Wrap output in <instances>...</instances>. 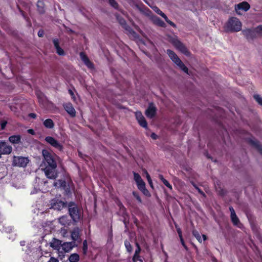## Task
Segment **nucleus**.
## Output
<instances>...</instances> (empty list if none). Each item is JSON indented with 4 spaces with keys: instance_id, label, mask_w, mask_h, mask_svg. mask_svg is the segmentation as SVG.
<instances>
[{
    "instance_id": "60",
    "label": "nucleus",
    "mask_w": 262,
    "mask_h": 262,
    "mask_svg": "<svg viewBox=\"0 0 262 262\" xmlns=\"http://www.w3.org/2000/svg\"><path fill=\"white\" fill-rule=\"evenodd\" d=\"M20 12H21V14H22V15L23 16V17L26 19V16L25 15V13H24V12L23 11H20Z\"/></svg>"
},
{
    "instance_id": "16",
    "label": "nucleus",
    "mask_w": 262,
    "mask_h": 262,
    "mask_svg": "<svg viewBox=\"0 0 262 262\" xmlns=\"http://www.w3.org/2000/svg\"><path fill=\"white\" fill-rule=\"evenodd\" d=\"M80 57L81 59L88 68L91 69L94 68V63L90 61L87 55L84 52H81L80 53Z\"/></svg>"
},
{
    "instance_id": "61",
    "label": "nucleus",
    "mask_w": 262,
    "mask_h": 262,
    "mask_svg": "<svg viewBox=\"0 0 262 262\" xmlns=\"http://www.w3.org/2000/svg\"><path fill=\"white\" fill-rule=\"evenodd\" d=\"M163 253L164 254L165 256L166 257H167V256H168L167 253L165 251H163Z\"/></svg>"
},
{
    "instance_id": "34",
    "label": "nucleus",
    "mask_w": 262,
    "mask_h": 262,
    "mask_svg": "<svg viewBox=\"0 0 262 262\" xmlns=\"http://www.w3.org/2000/svg\"><path fill=\"white\" fill-rule=\"evenodd\" d=\"M253 98L259 105H262V98L259 95H254Z\"/></svg>"
},
{
    "instance_id": "25",
    "label": "nucleus",
    "mask_w": 262,
    "mask_h": 262,
    "mask_svg": "<svg viewBox=\"0 0 262 262\" xmlns=\"http://www.w3.org/2000/svg\"><path fill=\"white\" fill-rule=\"evenodd\" d=\"M53 185L56 188H64L66 186V182L64 180H58L54 182Z\"/></svg>"
},
{
    "instance_id": "52",
    "label": "nucleus",
    "mask_w": 262,
    "mask_h": 262,
    "mask_svg": "<svg viewBox=\"0 0 262 262\" xmlns=\"http://www.w3.org/2000/svg\"><path fill=\"white\" fill-rule=\"evenodd\" d=\"M27 132L32 135H34L35 134V132L33 129H29L27 130Z\"/></svg>"
},
{
    "instance_id": "43",
    "label": "nucleus",
    "mask_w": 262,
    "mask_h": 262,
    "mask_svg": "<svg viewBox=\"0 0 262 262\" xmlns=\"http://www.w3.org/2000/svg\"><path fill=\"white\" fill-rule=\"evenodd\" d=\"M53 43L54 45L55 49L60 47L59 40L58 38H54L53 39Z\"/></svg>"
},
{
    "instance_id": "20",
    "label": "nucleus",
    "mask_w": 262,
    "mask_h": 262,
    "mask_svg": "<svg viewBox=\"0 0 262 262\" xmlns=\"http://www.w3.org/2000/svg\"><path fill=\"white\" fill-rule=\"evenodd\" d=\"M151 20L155 25L163 28L166 27L165 23L160 18L155 15L151 16Z\"/></svg>"
},
{
    "instance_id": "45",
    "label": "nucleus",
    "mask_w": 262,
    "mask_h": 262,
    "mask_svg": "<svg viewBox=\"0 0 262 262\" xmlns=\"http://www.w3.org/2000/svg\"><path fill=\"white\" fill-rule=\"evenodd\" d=\"M7 121L6 120H3L1 122V130L5 129L6 125L7 124Z\"/></svg>"
},
{
    "instance_id": "59",
    "label": "nucleus",
    "mask_w": 262,
    "mask_h": 262,
    "mask_svg": "<svg viewBox=\"0 0 262 262\" xmlns=\"http://www.w3.org/2000/svg\"><path fill=\"white\" fill-rule=\"evenodd\" d=\"M147 179L148 181H149L150 179H151V178L148 173H147Z\"/></svg>"
},
{
    "instance_id": "38",
    "label": "nucleus",
    "mask_w": 262,
    "mask_h": 262,
    "mask_svg": "<svg viewBox=\"0 0 262 262\" xmlns=\"http://www.w3.org/2000/svg\"><path fill=\"white\" fill-rule=\"evenodd\" d=\"M133 196L137 199V200L139 203H142V200L141 197L140 196L139 193L136 191H133Z\"/></svg>"
},
{
    "instance_id": "39",
    "label": "nucleus",
    "mask_w": 262,
    "mask_h": 262,
    "mask_svg": "<svg viewBox=\"0 0 262 262\" xmlns=\"http://www.w3.org/2000/svg\"><path fill=\"white\" fill-rule=\"evenodd\" d=\"M57 53L60 56H63L65 55L64 50L60 47H58L56 49Z\"/></svg>"
},
{
    "instance_id": "54",
    "label": "nucleus",
    "mask_w": 262,
    "mask_h": 262,
    "mask_svg": "<svg viewBox=\"0 0 262 262\" xmlns=\"http://www.w3.org/2000/svg\"><path fill=\"white\" fill-rule=\"evenodd\" d=\"M48 262H58V260L54 257H51Z\"/></svg>"
},
{
    "instance_id": "51",
    "label": "nucleus",
    "mask_w": 262,
    "mask_h": 262,
    "mask_svg": "<svg viewBox=\"0 0 262 262\" xmlns=\"http://www.w3.org/2000/svg\"><path fill=\"white\" fill-rule=\"evenodd\" d=\"M150 137L154 140H156L158 138V136L155 133H152Z\"/></svg>"
},
{
    "instance_id": "13",
    "label": "nucleus",
    "mask_w": 262,
    "mask_h": 262,
    "mask_svg": "<svg viewBox=\"0 0 262 262\" xmlns=\"http://www.w3.org/2000/svg\"><path fill=\"white\" fill-rule=\"evenodd\" d=\"M229 209L231 212L230 217L231 222L234 226L239 227V225H241V224L238 217L235 213L234 208L232 206H230Z\"/></svg>"
},
{
    "instance_id": "14",
    "label": "nucleus",
    "mask_w": 262,
    "mask_h": 262,
    "mask_svg": "<svg viewBox=\"0 0 262 262\" xmlns=\"http://www.w3.org/2000/svg\"><path fill=\"white\" fill-rule=\"evenodd\" d=\"M80 232V230L78 227H75L73 229L71 232V236L73 240L72 242H74L75 243L76 241L78 242V243H80L81 242Z\"/></svg>"
},
{
    "instance_id": "3",
    "label": "nucleus",
    "mask_w": 262,
    "mask_h": 262,
    "mask_svg": "<svg viewBox=\"0 0 262 262\" xmlns=\"http://www.w3.org/2000/svg\"><path fill=\"white\" fill-rule=\"evenodd\" d=\"M166 53L173 63H174L184 73L188 74L189 70L188 68L184 64L178 55L172 50L167 49Z\"/></svg>"
},
{
    "instance_id": "40",
    "label": "nucleus",
    "mask_w": 262,
    "mask_h": 262,
    "mask_svg": "<svg viewBox=\"0 0 262 262\" xmlns=\"http://www.w3.org/2000/svg\"><path fill=\"white\" fill-rule=\"evenodd\" d=\"M133 262H143L142 258L140 255H137V257L135 258V255L133 257Z\"/></svg>"
},
{
    "instance_id": "1",
    "label": "nucleus",
    "mask_w": 262,
    "mask_h": 262,
    "mask_svg": "<svg viewBox=\"0 0 262 262\" xmlns=\"http://www.w3.org/2000/svg\"><path fill=\"white\" fill-rule=\"evenodd\" d=\"M42 154L46 166L45 168L43 169L46 176L50 179H56L58 177V172L56 170L57 162L56 160V158L58 156L55 154H52L46 149L42 150Z\"/></svg>"
},
{
    "instance_id": "4",
    "label": "nucleus",
    "mask_w": 262,
    "mask_h": 262,
    "mask_svg": "<svg viewBox=\"0 0 262 262\" xmlns=\"http://www.w3.org/2000/svg\"><path fill=\"white\" fill-rule=\"evenodd\" d=\"M242 33L248 40H253L256 37V34L262 36V25H259L255 29H246L242 30Z\"/></svg>"
},
{
    "instance_id": "33",
    "label": "nucleus",
    "mask_w": 262,
    "mask_h": 262,
    "mask_svg": "<svg viewBox=\"0 0 262 262\" xmlns=\"http://www.w3.org/2000/svg\"><path fill=\"white\" fill-rule=\"evenodd\" d=\"M88 251V243L85 239L83 242L82 252L83 254H86Z\"/></svg>"
},
{
    "instance_id": "9",
    "label": "nucleus",
    "mask_w": 262,
    "mask_h": 262,
    "mask_svg": "<svg viewBox=\"0 0 262 262\" xmlns=\"http://www.w3.org/2000/svg\"><path fill=\"white\" fill-rule=\"evenodd\" d=\"M45 140L48 143L59 151L63 150V146L54 138L51 136H47L45 138Z\"/></svg>"
},
{
    "instance_id": "23",
    "label": "nucleus",
    "mask_w": 262,
    "mask_h": 262,
    "mask_svg": "<svg viewBox=\"0 0 262 262\" xmlns=\"http://www.w3.org/2000/svg\"><path fill=\"white\" fill-rule=\"evenodd\" d=\"M37 10L40 14H43L45 12V5L43 1L38 0L37 2Z\"/></svg>"
},
{
    "instance_id": "58",
    "label": "nucleus",
    "mask_w": 262,
    "mask_h": 262,
    "mask_svg": "<svg viewBox=\"0 0 262 262\" xmlns=\"http://www.w3.org/2000/svg\"><path fill=\"white\" fill-rule=\"evenodd\" d=\"M135 245H136V246L137 247V248H141L140 246V245L138 243L136 242L135 243Z\"/></svg>"
},
{
    "instance_id": "46",
    "label": "nucleus",
    "mask_w": 262,
    "mask_h": 262,
    "mask_svg": "<svg viewBox=\"0 0 262 262\" xmlns=\"http://www.w3.org/2000/svg\"><path fill=\"white\" fill-rule=\"evenodd\" d=\"M180 239L181 243V244L182 245V246L184 247V248L186 250H188V248H187V247L186 245V244H185V242H184V239H183V237H180Z\"/></svg>"
},
{
    "instance_id": "27",
    "label": "nucleus",
    "mask_w": 262,
    "mask_h": 262,
    "mask_svg": "<svg viewBox=\"0 0 262 262\" xmlns=\"http://www.w3.org/2000/svg\"><path fill=\"white\" fill-rule=\"evenodd\" d=\"M70 262H78L79 260V256L77 253L72 254L69 257Z\"/></svg>"
},
{
    "instance_id": "32",
    "label": "nucleus",
    "mask_w": 262,
    "mask_h": 262,
    "mask_svg": "<svg viewBox=\"0 0 262 262\" xmlns=\"http://www.w3.org/2000/svg\"><path fill=\"white\" fill-rule=\"evenodd\" d=\"M134 178L136 183L143 181L138 173L134 172Z\"/></svg>"
},
{
    "instance_id": "50",
    "label": "nucleus",
    "mask_w": 262,
    "mask_h": 262,
    "mask_svg": "<svg viewBox=\"0 0 262 262\" xmlns=\"http://www.w3.org/2000/svg\"><path fill=\"white\" fill-rule=\"evenodd\" d=\"M43 35H44V32L43 30H40L38 32V36L40 37H43Z\"/></svg>"
},
{
    "instance_id": "57",
    "label": "nucleus",
    "mask_w": 262,
    "mask_h": 262,
    "mask_svg": "<svg viewBox=\"0 0 262 262\" xmlns=\"http://www.w3.org/2000/svg\"><path fill=\"white\" fill-rule=\"evenodd\" d=\"M202 237L204 241H206L207 239V236L206 235L203 234Z\"/></svg>"
},
{
    "instance_id": "55",
    "label": "nucleus",
    "mask_w": 262,
    "mask_h": 262,
    "mask_svg": "<svg viewBox=\"0 0 262 262\" xmlns=\"http://www.w3.org/2000/svg\"><path fill=\"white\" fill-rule=\"evenodd\" d=\"M36 94L37 97L38 98V99H40L41 97V96L42 95V94L40 92H39V93L36 92Z\"/></svg>"
},
{
    "instance_id": "8",
    "label": "nucleus",
    "mask_w": 262,
    "mask_h": 262,
    "mask_svg": "<svg viewBox=\"0 0 262 262\" xmlns=\"http://www.w3.org/2000/svg\"><path fill=\"white\" fill-rule=\"evenodd\" d=\"M29 160L27 157L22 156H14L13 165L20 167H25L29 163Z\"/></svg>"
},
{
    "instance_id": "48",
    "label": "nucleus",
    "mask_w": 262,
    "mask_h": 262,
    "mask_svg": "<svg viewBox=\"0 0 262 262\" xmlns=\"http://www.w3.org/2000/svg\"><path fill=\"white\" fill-rule=\"evenodd\" d=\"M141 250V248H136L135 252V254L134 255H135V258L136 257H137V255H139Z\"/></svg>"
},
{
    "instance_id": "49",
    "label": "nucleus",
    "mask_w": 262,
    "mask_h": 262,
    "mask_svg": "<svg viewBox=\"0 0 262 262\" xmlns=\"http://www.w3.org/2000/svg\"><path fill=\"white\" fill-rule=\"evenodd\" d=\"M68 92H69V94L72 97V98L75 100V95H74V92H73V91L71 89H69L68 90Z\"/></svg>"
},
{
    "instance_id": "7",
    "label": "nucleus",
    "mask_w": 262,
    "mask_h": 262,
    "mask_svg": "<svg viewBox=\"0 0 262 262\" xmlns=\"http://www.w3.org/2000/svg\"><path fill=\"white\" fill-rule=\"evenodd\" d=\"M172 43L177 49L179 50L181 53L184 54L185 55L187 56H190V52L188 50L187 47L179 39H173V40L172 41Z\"/></svg>"
},
{
    "instance_id": "53",
    "label": "nucleus",
    "mask_w": 262,
    "mask_h": 262,
    "mask_svg": "<svg viewBox=\"0 0 262 262\" xmlns=\"http://www.w3.org/2000/svg\"><path fill=\"white\" fill-rule=\"evenodd\" d=\"M29 116L31 118L35 119L36 118V114L31 113L29 114Z\"/></svg>"
},
{
    "instance_id": "2",
    "label": "nucleus",
    "mask_w": 262,
    "mask_h": 262,
    "mask_svg": "<svg viewBox=\"0 0 262 262\" xmlns=\"http://www.w3.org/2000/svg\"><path fill=\"white\" fill-rule=\"evenodd\" d=\"M241 29L242 23L235 17H230L225 25V30L227 32H237L241 31Z\"/></svg>"
},
{
    "instance_id": "37",
    "label": "nucleus",
    "mask_w": 262,
    "mask_h": 262,
    "mask_svg": "<svg viewBox=\"0 0 262 262\" xmlns=\"http://www.w3.org/2000/svg\"><path fill=\"white\" fill-rule=\"evenodd\" d=\"M163 18L169 25L173 28H176V25L173 22L169 20L166 15L165 16H164Z\"/></svg>"
},
{
    "instance_id": "47",
    "label": "nucleus",
    "mask_w": 262,
    "mask_h": 262,
    "mask_svg": "<svg viewBox=\"0 0 262 262\" xmlns=\"http://www.w3.org/2000/svg\"><path fill=\"white\" fill-rule=\"evenodd\" d=\"M176 228H177V232H178V235H179V237L180 238V237H183V235H182V232L181 229L180 228H178V227H177V226H176Z\"/></svg>"
},
{
    "instance_id": "56",
    "label": "nucleus",
    "mask_w": 262,
    "mask_h": 262,
    "mask_svg": "<svg viewBox=\"0 0 262 262\" xmlns=\"http://www.w3.org/2000/svg\"><path fill=\"white\" fill-rule=\"evenodd\" d=\"M148 182L150 187L153 188H154V186H153V184H152L151 179H150V180L148 181Z\"/></svg>"
},
{
    "instance_id": "19",
    "label": "nucleus",
    "mask_w": 262,
    "mask_h": 262,
    "mask_svg": "<svg viewBox=\"0 0 262 262\" xmlns=\"http://www.w3.org/2000/svg\"><path fill=\"white\" fill-rule=\"evenodd\" d=\"M247 141L249 144L254 147L261 155H262V145L258 140L248 139Z\"/></svg>"
},
{
    "instance_id": "30",
    "label": "nucleus",
    "mask_w": 262,
    "mask_h": 262,
    "mask_svg": "<svg viewBox=\"0 0 262 262\" xmlns=\"http://www.w3.org/2000/svg\"><path fill=\"white\" fill-rule=\"evenodd\" d=\"M124 246L126 249V250L128 252H131L133 251V247L131 245L130 242L128 240H125L124 241Z\"/></svg>"
},
{
    "instance_id": "17",
    "label": "nucleus",
    "mask_w": 262,
    "mask_h": 262,
    "mask_svg": "<svg viewBox=\"0 0 262 262\" xmlns=\"http://www.w3.org/2000/svg\"><path fill=\"white\" fill-rule=\"evenodd\" d=\"M250 8V5L247 2H243L235 5V9L237 13L239 14V10L247 11Z\"/></svg>"
},
{
    "instance_id": "29",
    "label": "nucleus",
    "mask_w": 262,
    "mask_h": 262,
    "mask_svg": "<svg viewBox=\"0 0 262 262\" xmlns=\"http://www.w3.org/2000/svg\"><path fill=\"white\" fill-rule=\"evenodd\" d=\"M192 232L193 235L196 238L198 242L201 243L202 239L200 233L196 230H193Z\"/></svg>"
},
{
    "instance_id": "36",
    "label": "nucleus",
    "mask_w": 262,
    "mask_h": 262,
    "mask_svg": "<svg viewBox=\"0 0 262 262\" xmlns=\"http://www.w3.org/2000/svg\"><path fill=\"white\" fill-rule=\"evenodd\" d=\"M192 184L200 194H201L204 198L206 197L205 193L200 188H199L194 183H192Z\"/></svg>"
},
{
    "instance_id": "22",
    "label": "nucleus",
    "mask_w": 262,
    "mask_h": 262,
    "mask_svg": "<svg viewBox=\"0 0 262 262\" xmlns=\"http://www.w3.org/2000/svg\"><path fill=\"white\" fill-rule=\"evenodd\" d=\"M21 137L20 135H12L9 137V141L12 144H19L20 143Z\"/></svg>"
},
{
    "instance_id": "44",
    "label": "nucleus",
    "mask_w": 262,
    "mask_h": 262,
    "mask_svg": "<svg viewBox=\"0 0 262 262\" xmlns=\"http://www.w3.org/2000/svg\"><path fill=\"white\" fill-rule=\"evenodd\" d=\"M145 10H146L145 14H146L147 16H148L150 17V18L151 19V16L152 15H154V14H153V13H152V12H151V11L149 8H148L147 7H146Z\"/></svg>"
},
{
    "instance_id": "42",
    "label": "nucleus",
    "mask_w": 262,
    "mask_h": 262,
    "mask_svg": "<svg viewBox=\"0 0 262 262\" xmlns=\"http://www.w3.org/2000/svg\"><path fill=\"white\" fill-rule=\"evenodd\" d=\"M141 191L146 196L150 197L151 196V194H150L149 191L146 189V187L144 189H143L142 190H141Z\"/></svg>"
},
{
    "instance_id": "35",
    "label": "nucleus",
    "mask_w": 262,
    "mask_h": 262,
    "mask_svg": "<svg viewBox=\"0 0 262 262\" xmlns=\"http://www.w3.org/2000/svg\"><path fill=\"white\" fill-rule=\"evenodd\" d=\"M137 185L138 188L140 191L142 190L143 189H144L146 187L145 183L143 181L140 182L139 183H137Z\"/></svg>"
},
{
    "instance_id": "63",
    "label": "nucleus",
    "mask_w": 262,
    "mask_h": 262,
    "mask_svg": "<svg viewBox=\"0 0 262 262\" xmlns=\"http://www.w3.org/2000/svg\"><path fill=\"white\" fill-rule=\"evenodd\" d=\"M1 158V156H0V158Z\"/></svg>"
},
{
    "instance_id": "41",
    "label": "nucleus",
    "mask_w": 262,
    "mask_h": 262,
    "mask_svg": "<svg viewBox=\"0 0 262 262\" xmlns=\"http://www.w3.org/2000/svg\"><path fill=\"white\" fill-rule=\"evenodd\" d=\"M110 4L114 8H117L118 7V4L115 0H108Z\"/></svg>"
},
{
    "instance_id": "62",
    "label": "nucleus",
    "mask_w": 262,
    "mask_h": 262,
    "mask_svg": "<svg viewBox=\"0 0 262 262\" xmlns=\"http://www.w3.org/2000/svg\"><path fill=\"white\" fill-rule=\"evenodd\" d=\"M207 157L208 159H210V158H211V157L208 156V155H207Z\"/></svg>"
},
{
    "instance_id": "21",
    "label": "nucleus",
    "mask_w": 262,
    "mask_h": 262,
    "mask_svg": "<svg viewBox=\"0 0 262 262\" xmlns=\"http://www.w3.org/2000/svg\"><path fill=\"white\" fill-rule=\"evenodd\" d=\"M116 18L120 24V25L124 29L128 30L130 27L127 25L126 20L121 16L119 15H116Z\"/></svg>"
},
{
    "instance_id": "24",
    "label": "nucleus",
    "mask_w": 262,
    "mask_h": 262,
    "mask_svg": "<svg viewBox=\"0 0 262 262\" xmlns=\"http://www.w3.org/2000/svg\"><path fill=\"white\" fill-rule=\"evenodd\" d=\"M43 125L49 129L53 128L54 127V123L51 119H46L43 122Z\"/></svg>"
},
{
    "instance_id": "31",
    "label": "nucleus",
    "mask_w": 262,
    "mask_h": 262,
    "mask_svg": "<svg viewBox=\"0 0 262 262\" xmlns=\"http://www.w3.org/2000/svg\"><path fill=\"white\" fill-rule=\"evenodd\" d=\"M151 8L156 13L160 15L162 17L165 16V14L158 7L154 6L151 7Z\"/></svg>"
},
{
    "instance_id": "12",
    "label": "nucleus",
    "mask_w": 262,
    "mask_h": 262,
    "mask_svg": "<svg viewBox=\"0 0 262 262\" xmlns=\"http://www.w3.org/2000/svg\"><path fill=\"white\" fill-rule=\"evenodd\" d=\"M157 108L153 102L149 104V105L145 111L146 116L149 118H154L156 114Z\"/></svg>"
},
{
    "instance_id": "11",
    "label": "nucleus",
    "mask_w": 262,
    "mask_h": 262,
    "mask_svg": "<svg viewBox=\"0 0 262 262\" xmlns=\"http://www.w3.org/2000/svg\"><path fill=\"white\" fill-rule=\"evenodd\" d=\"M12 151V147L3 141H0V156L10 154Z\"/></svg>"
},
{
    "instance_id": "26",
    "label": "nucleus",
    "mask_w": 262,
    "mask_h": 262,
    "mask_svg": "<svg viewBox=\"0 0 262 262\" xmlns=\"http://www.w3.org/2000/svg\"><path fill=\"white\" fill-rule=\"evenodd\" d=\"M159 179L162 182V183L167 187H168L170 190L172 189V185L169 183V182L166 180L163 175L159 174Z\"/></svg>"
},
{
    "instance_id": "5",
    "label": "nucleus",
    "mask_w": 262,
    "mask_h": 262,
    "mask_svg": "<svg viewBox=\"0 0 262 262\" xmlns=\"http://www.w3.org/2000/svg\"><path fill=\"white\" fill-rule=\"evenodd\" d=\"M68 211L74 222H77L80 220L81 216L80 209L74 202H69L68 204Z\"/></svg>"
},
{
    "instance_id": "15",
    "label": "nucleus",
    "mask_w": 262,
    "mask_h": 262,
    "mask_svg": "<svg viewBox=\"0 0 262 262\" xmlns=\"http://www.w3.org/2000/svg\"><path fill=\"white\" fill-rule=\"evenodd\" d=\"M135 116L140 125L147 129V123L142 113L141 112H137L136 113Z\"/></svg>"
},
{
    "instance_id": "10",
    "label": "nucleus",
    "mask_w": 262,
    "mask_h": 262,
    "mask_svg": "<svg viewBox=\"0 0 262 262\" xmlns=\"http://www.w3.org/2000/svg\"><path fill=\"white\" fill-rule=\"evenodd\" d=\"M66 205L67 202L59 200H52L51 202V208L54 210H61Z\"/></svg>"
},
{
    "instance_id": "18",
    "label": "nucleus",
    "mask_w": 262,
    "mask_h": 262,
    "mask_svg": "<svg viewBox=\"0 0 262 262\" xmlns=\"http://www.w3.org/2000/svg\"><path fill=\"white\" fill-rule=\"evenodd\" d=\"M63 106L66 111L70 115L71 117H75L76 111L71 103H66L63 105Z\"/></svg>"
},
{
    "instance_id": "6",
    "label": "nucleus",
    "mask_w": 262,
    "mask_h": 262,
    "mask_svg": "<svg viewBox=\"0 0 262 262\" xmlns=\"http://www.w3.org/2000/svg\"><path fill=\"white\" fill-rule=\"evenodd\" d=\"M76 246L74 242H64L62 244H61V241L57 240L55 243H52L51 246L58 251L61 248L64 252H69L71 251L73 247Z\"/></svg>"
},
{
    "instance_id": "28",
    "label": "nucleus",
    "mask_w": 262,
    "mask_h": 262,
    "mask_svg": "<svg viewBox=\"0 0 262 262\" xmlns=\"http://www.w3.org/2000/svg\"><path fill=\"white\" fill-rule=\"evenodd\" d=\"M59 222L62 225L66 226L69 224V220L67 216H62L59 219Z\"/></svg>"
}]
</instances>
